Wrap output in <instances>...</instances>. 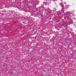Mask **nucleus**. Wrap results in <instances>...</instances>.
<instances>
[{"label": "nucleus", "instance_id": "obj_5", "mask_svg": "<svg viewBox=\"0 0 76 76\" xmlns=\"http://www.w3.org/2000/svg\"><path fill=\"white\" fill-rule=\"evenodd\" d=\"M71 17H72V16H71Z\"/></svg>", "mask_w": 76, "mask_h": 76}, {"label": "nucleus", "instance_id": "obj_4", "mask_svg": "<svg viewBox=\"0 0 76 76\" xmlns=\"http://www.w3.org/2000/svg\"><path fill=\"white\" fill-rule=\"evenodd\" d=\"M69 15V16H71V15Z\"/></svg>", "mask_w": 76, "mask_h": 76}, {"label": "nucleus", "instance_id": "obj_1", "mask_svg": "<svg viewBox=\"0 0 76 76\" xmlns=\"http://www.w3.org/2000/svg\"><path fill=\"white\" fill-rule=\"evenodd\" d=\"M65 15H66V16H67V14H63V16H65Z\"/></svg>", "mask_w": 76, "mask_h": 76}, {"label": "nucleus", "instance_id": "obj_2", "mask_svg": "<svg viewBox=\"0 0 76 76\" xmlns=\"http://www.w3.org/2000/svg\"><path fill=\"white\" fill-rule=\"evenodd\" d=\"M4 66H5V65H3V67H4Z\"/></svg>", "mask_w": 76, "mask_h": 76}, {"label": "nucleus", "instance_id": "obj_3", "mask_svg": "<svg viewBox=\"0 0 76 76\" xmlns=\"http://www.w3.org/2000/svg\"><path fill=\"white\" fill-rule=\"evenodd\" d=\"M12 74H13V73H11V75H12Z\"/></svg>", "mask_w": 76, "mask_h": 76}]
</instances>
